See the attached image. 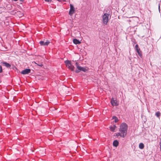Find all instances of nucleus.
I'll list each match as a JSON object with an SVG mask.
<instances>
[{"label": "nucleus", "instance_id": "obj_1", "mask_svg": "<svg viewBox=\"0 0 161 161\" xmlns=\"http://www.w3.org/2000/svg\"><path fill=\"white\" fill-rule=\"evenodd\" d=\"M75 65L77 69L75 70V71L76 73H79L81 71L86 72L88 70V68H87L82 67L80 66L77 62L75 63Z\"/></svg>", "mask_w": 161, "mask_h": 161}, {"label": "nucleus", "instance_id": "obj_2", "mask_svg": "<svg viewBox=\"0 0 161 161\" xmlns=\"http://www.w3.org/2000/svg\"><path fill=\"white\" fill-rule=\"evenodd\" d=\"M110 14L108 13H105L102 16L103 22L105 25H107L108 20V17Z\"/></svg>", "mask_w": 161, "mask_h": 161}, {"label": "nucleus", "instance_id": "obj_3", "mask_svg": "<svg viewBox=\"0 0 161 161\" xmlns=\"http://www.w3.org/2000/svg\"><path fill=\"white\" fill-rule=\"evenodd\" d=\"M127 129L128 126L125 123H123L120 125L119 129L120 130L127 131Z\"/></svg>", "mask_w": 161, "mask_h": 161}, {"label": "nucleus", "instance_id": "obj_4", "mask_svg": "<svg viewBox=\"0 0 161 161\" xmlns=\"http://www.w3.org/2000/svg\"><path fill=\"white\" fill-rule=\"evenodd\" d=\"M70 9L69 12V14L70 15H72L74 14L75 11V8L72 4H70Z\"/></svg>", "mask_w": 161, "mask_h": 161}, {"label": "nucleus", "instance_id": "obj_5", "mask_svg": "<svg viewBox=\"0 0 161 161\" xmlns=\"http://www.w3.org/2000/svg\"><path fill=\"white\" fill-rule=\"evenodd\" d=\"M39 43L41 46H47L50 43V42L49 41L47 40L46 41H41Z\"/></svg>", "mask_w": 161, "mask_h": 161}, {"label": "nucleus", "instance_id": "obj_6", "mask_svg": "<svg viewBox=\"0 0 161 161\" xmlns=\"http://www.w3.org/2000/svg\"><path fill=\"white\" fill-rule=\"evenodd\" d=\"M31 71V70L29 69H26L23 70L21 72V73L23 75L27 74L29 73Z\"/></svg>", "mask_w": 161, "mask_h": 161}, {"label": "nucleus", "instance_id": "obj_7", "mask_svg": "<svg viewBox=\"0 0 161 161\" xmlns=\"http://www.w3.org/2000/svg\"><path fill=\"white\" fill-rule=\"evenodd\" d=\"M111 103L113 106H117L119 105V103L117 102V101L115 100H114L113 98L111 99Z\"/></svg>", "mask_w": 161, "mask_h": 161}, {"label": "nucleus", "instance_id": "obj_8", "mask_svg": "<svg viewBox=\"0 0 161 161\" xmlns=\"http://www.w3.org/2000/svg\"><path fill=\"white\" fill-rule=\"evenodd\" d=\"M119 131L121 134V137L123 138L125 137L126 136L127 133V131L120 130V129H119Z\"/></svg>", "mask_w": 161, "mask_h": 161}, {"label": "nucleus", "instance_id": "obj_9", "mask_svg": "<svg viewBox=\"0 0 161 161\" xmlns=\"http://www.w3.org/2000/svg\"><path fill=\"white\" fill-rule=\"evenodd\" d=\"M1 64H3L4 65L6 66L7 68H10L11 67V65L5 62H2L0 63Z\"/></svg>", "mask_w": 161, "mask_h": 161}, {"label": "nucleus", "instance_id": "obj_10", "mask_svg": "<svg viewBox=\"0 0 161 161\" xmlns=\"http://www.w3.org/2000/svg\"><path fill=\"white\" fill-rule=\"evenodd\" d=\"M73 43L75 44H80L81 43V42H80V41L76 39H74L73 40Z\"/></svg>", "mask_w": 161, "mask_h": 161}, {"label": "nucleus", "instance_id": "obj_11", "mask_svg": "<svg viewBox=\"0 0 161 161\" xmlns=\"http://www.w3.org/2000/svg\"><path fill=\"white\" fill-rule=\"evenodd\" d=\"M119 145V142L117 140H114L113 142V146L115 147H117Z\"/></svg>", "mask_w": 161, "mask_h": 161}, {"label": "nucleus", "instance_id": "obj_12", "mask_svg": "<svg viewBox=\"0 0 161 161\" xmlns=\"http://www.w3.org/2000/svg\"><path fill=\"white\" fill-rule=\"evenodd\" d=\"M64 62L68 67L71 64V61L68 60L65 61Z\"/></svg>", "mask_w": 161, "mask_h": 161}, {"label": "nucleus", "instance_id": "obj_13", "mask_svg": "<svg viewBox=\"0 0 161 161\" xmlns=\"http://www.w3.org/2000/svg\"><path fill=\"white\" fill-rule=\"evenodd\" d=\"M69 69H70L72 71H74V70L75 67L71 64L68 67Z\"/></svg>", "mask_w": 161, "mask_h": 161}, {"label": "nucleus", "instance_id": "obj_14", "mask_svg": "<svg viewBox=\"0 0 161 161\" xmlns=\"http://www.w3.org/2000/svg\"><path fill=\"white\" fill-rule=\"evenodd\" d=\"M116 128L115 125H114L113 126H110V130L112 131H114L115 129Z\"/></svg>", "mask_w": 161, "mask_h": 161}, {"label": "nucleus", "instance_id": "obj_15", "mask_svg": "<svg viewBox=\"0 0 161 161\" xmlns=\"http://www.w3.org/2000/svg\"><path fill=\"white\" fill-rule=\"evenodd\" d=\"M136 51L137 52L139 56L141 58H142V54L141 51H140V49H139V50H136Z\"/></svg>", "mask_w": 161, "mask_h": 161}, {"label": "nucleus", "instance_id": "obj_16", "mask_svg": "<svg viewBox=\"0 0 161 161\" xmlns=\"http://www.w3.org/2000/svg\"><path fill=\"white\" fill-rule=\"evenodd\" d=\"M139 147L141 149H143L144 147V145L143 143H140L139 146Z\"/></svg>", "mask_w": 161, "mask_h": 161}, {"label": "nucleus", "instance_id": "obj_17", "mask_svg": "<svg viewBox=\"0 0 161 161\" xmlns=\"http://www.w3.org/2000/svg\"><path fill=\"white\" fill-rule=\"evenodd\" d=\"M35 63L37 65L41 67H42L43 65V64L41 63H39V62H35Z\"/></svg>", "mask_w": 161, "mask_h": 161}, {"label": "nucleus", "instance_id": "obj_18", "mask_svg": "<svg viewBox=\"0 0 161 161\" xmlns=\"http://www.w3.org/2000/svg\"><path fill=\"white\" fill-rule=\"evenodd\" d=\"M112 118H113V119H114V122L115 123H116L118 121V119L115 116H113L112 117Z\"/></svg>", "mask_w": 161, "mask_h": 161}, {"label": "nucleus", "instance_id": "obj_19", "mask_svg": "<svg viewBox=\"0 0 161 161\" xmlns=\"http://www.w3.org/2000/svg\"><path fill=\"white\" fill-rule=\"evenodd\" d=\"M161 113L159 111H158L155 114V115L158 117L159 118Z\"/></svg>", "mask_w": 161, "mask_h": 161}, {"label": "nucleus", "instance_id": "obj_20", "mask_svg": "<svg viewBox=\"0 0 161 161\" xmlns=\"http://www.w3.org/2000/svg\"><path fill=\"white\" fill-rule=\"evenodd\" d=\"M140 48L139 47L138 45L137 44H136L135 46V49L136 50H139Z\"/></svg>", "mask_w": 161, "mask_h": 161}, {"label": "nucleus", "instance_id": "obj_21", "mask_svg": "<svg viewBox=\"0 0 161 161\" xmlns=\"http://www.w3.org/2000/svg\"><path fill=\"white\" fill-rule=\"evenodd\" d=\"M0 63V73H2L3 72V69L2 67V65Z\"/></svg>", "mask_w": 161, "mask_h": 161}, {"label": "nucleus", "instance_id": "obj_22", "mask_svg": "<svg viewBox=\"0 0 161 161\" xmlns=\"http://www.w3.org/2000/svg\"><path fill=\"white\" fill-rule=\"evenodd\" d=\"M116 136H120L121 137V134L120 132H119L117 134Z\"/></svg>", "mask_w": 161, "mask_h": 161}, {"label": "nucleus", "instance_id": "obj_23", "mask_svg": "<svg viewBox=\"0 0 161 161\" xmlns=\"http://www.w3.org/2000/svg\"><path fill=\"white\" fill-rule=\"evenodd\" d=\"M159 145H160V149L161 150V138H160V142H159Z\"/></svg>", "mask_w": 161, "mask_h": 161}, {"label": "nucleus", "instance_id": "obj_24", "mask_svg": "<svg viewBox=\"0 0 161 161\" xmlns=\"http://www.w3.org/2000/svg\"><path fill=\"white\" fill-rule=\"evenodd\" d=\"M158 9H159V11L160 12V3H159V4H158Z\"/></svg>", "mask_w": 161, "mask_h": 161}, {"label": "nucleus", "instance_id": "obj_25", "mask_svg": "<svg viewBox=\"0 0 161 161\" xmlns=\"http://www.w3.org/2000/svg\"><path fill=\"white\" fill-rule=\"evenodd\" d=\"M45 0L46 1L48 2H50L52 1V0Z\"/></svg>", "mask_w": 161, "mask_h": 161}, {"label": "nucleus", "instance_id": "obj_26", "mask_svg": "<svg viewBox=\"0 0 161 161\" xmlns=\"http://www.w3.org/2000/svg\"><path fill=\"white\" fill-rule=\"evenodd\" d=\"M57 0L59 2H61V1H65V0Z\"/></svg>", "mask_w": 161, "mask_h": 161}, {"label": "nucleus", "instance_id": "obj_27", "mask_svg": "<svg viewBox=\"0 0 161 161\" xmlns=\"http://www.w3.org/2000/svg\"><path fill=\"white\" fill-rule=\"evenodd\" d=\"M20 0V1H21V2H23V1H24V0Z\"/></svg>", "mask_w": 161, "mask_h": 161}, {"label": "nucleus", "instance_id": "obj_28", "mask_svg": "<svg viewBox=\"0 0 161 161\" xmlns=\"http://www.w3.org/2000/svg\"><path fill=\"white\" fill-rule=\"evenodd\" d=\"M23 15V14H21V15H20V16H22Z\"/></svg>", "mask_w": 161, "mask_h": 161}]
</instances>
